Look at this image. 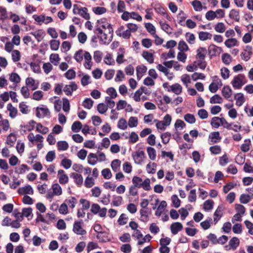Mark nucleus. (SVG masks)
I'll return each mask as SVG.
<instances>
[{"mask_svg":"<svg viewBox=\"0 0 253 253\" xmlns=\"http://www.w3.org/2000/svg\"><path fill=\"white\" fill-rule=\"evenodd\" d=\"M107 29L109 35H108L106 33L104 32L103 30L100 28H96L94 30V33L97 35L98 38L99 39V42L101 44H108L112 41L113 35V30L110 24H107Z\"/></svg>","mask_w":253,"mask_h":253,"instance_id":"1","label":"nucleus"},{"mask_svg":"<svg viewBox=\"0 0 253 253\" xmlns=\"http://www.w3.org/2000/svg\"><path fill=\"white\" fill-rule=\"evenodd\" d=\"M132 182L133 186L138 188H142L145 191H150L151 189L150 179L148 178L143 180L141 177L134 176L132 177Z\"/></svg>","mask_w":253,"mask_h":253,"instance_id":"2","label":"nucleus"},{"mask_svg":"<svg viewBox=\"0 0 253 253\" xmlns=\"http://www.w3.org/2000/svg\"><path fill=\"white\" fill-rule=\"evenodd\" d=\"M88 9L85 7H82L78 4H74L73 12L74 14H79L85 20L90 19V14L88 12Z\"/></svg>","mask_w":253,"mask_h":253,"instance_id":"3","label":"nucleus"},{"mask_svg":"<svg viewBox=\"0 0 253 253\" xmlns=\"http://www.w3.org/2000/svg\"><path fill=\"white\" fill-rule=\"evenodd\" d=\"M246 82L245 75L244 74H239L234 77L231 84L234 88L240 89Z\"/></svg>","mask_w":253,"mask_h":253,"instance_id":"4","label":"nucleus"},{"mask_svg":"<svg viewBox=\"0 0 253 253\" xmlns=\"http://www.w3.org/2000/svg\"><path fill=\"white\" fill-rule=\"evenodd\" d=\"M51 190L52 192L48 191L46 195L48 199H52L54 196H60L62 194L61 187L58 183H54L52 185Z\"/></svg>","mask_w":253,"mask_h":253,"instance_id":"5","label":"nucleus"},{"mask_svg":"<svg viewBox=\"0 0 253 253\" xmlns=\"http://www.w3.org/2000/svg\"><path fill=\"white\" fill-rule=\"evenodd\" d=\"M222 83L217 76L212 77V82L209 85V90L212 93H215L221 87Z\"/></svg>","mask_w":253,"mask_h":253,"instance_id":"6","label":"nucleus"},{"mask_svg":"<svg viewBox=\"0 0 253 253\" xmlns=\"http://www.w3.org/2000/svg\"><path fill=\"white\" fill-rule=\"evenodd\" d=\"M36 115L39 118L50 117V112L47 107L42 105L40 107H37L36 108Z\"/></svg>","mask_w":253,"mask_h":253,"instance_id":"7","label":"nucleus"},{"mask_svg":"<svg viewBox=\"0 0 253 253\" xmlns=\"http://www.w3.org/2000/svg\"><path fill=\"white\" fill-rule=\"evenodd\" d=\"M32 17L40 25H41L42 23L48 24L53 21V19L51 17L46 16L44 14H41L40 15L34 14L33 15Z\"/></svg>","mask_w":253,"mask_h":253,"instance_id":"8","label":"nucleus"},{"mask_svg":"<svg viewBox=\"0 0 253 253\" xmlns=\"http://www.w3.org/2000/svg\"><path fill=\"white\" fill-rule=\"evenodd\" d=\"M84 222L82 220L76 221L73 227V231L76 234L84 236L86 234V231L83 227Z\"/></svg>","mask_w":253,"mask_h":253,"instance_id":"9","label":"nucleus"},{"mask_svg":"<svg viewBox=\"0 0 253 253\" xmlns=\"http://www.w3.org/2000/svg\"><path fill=\"white\" fill-rule=\"evenodd\" d=\"M132 157L135 163L139 165L142 163L145 158L144 152L142 150H138L134 152L132 154Z\"/></svg>","mask_w":253,"mask_h":253,"instance_id":"10","label":"nucleus"},{"mask_svg":"<svg viewBox=\"0 0 253 253\" xmlns=\"http://www.w3.org/2000/svg\"><path fill=\"white\" fill-rule=\"evenodd\" d=\"M221 139L218 131L212 132L210 133L208 137V143L212 145L219 142Z\"/></svg>","mask_w":253,"mask_h":253,"instance_id":"11","label":"nucleus"},{"mask_svg":"<svg viewBox=\"0 0 253 253\" xmlns=\"http://www.w3.org/2000/svg\"><path fill=\"white\" fill-rule=\"evenodd\" d=\"M78 89V86L74 82H72L69 84H66L63 88V91L66 95L71 96L74 91Z\"/></svg>","mask_w":253,"mask_h":253,"instance_id":"12","label":"nucleus"},{"mask_svg":"<svg viewBox=\"0 0 253 253\" xmlns=\"http://www.w3.org/2000/svg\"><path fill=\"white\" fill-rule=\"evenodd\" d=\"M27 138L28 140L32 143V145H29L30 147H32L35 143V142H43V137L40 134H37L35 136L32 132L30 133L28 136Z\"/></svg>","mask_w":253,"mask_h":253,"instance_id":"13","label":"nucleus"},{"mask_svg":"<svg viewBox=\"0 0 253 253\" xmlns=\"http://www.w3.org/2000/svg\"><path fill=\"white\" fill-rule=\"evenodd\" d=\"M57 178L59 182L62 185L67 184L69 182V177L63 169H59L57 172Z\"/></svg>","mask_w":253,"mask_h":253,"instance_id":"14","label":"nucleus"},{"mask_svg":"<svg viewBox=\"0 0 253 253\" xmlns=\"http://www.w3.org/2000/svg\"><path fill=\"white\" fill-rule=\"evenodd\" d=\"M252 54V47L249 45H247L244 51L241 53V56L243 60L247 61L251 58Z\"/></svg>","mask_w":253,"mask_h":253,"instance_id":"15","label":"nucleus"},{"mask_svg":"<svg viewBox=\"0 0 253 253\" xmlns=\"http://www.w3.org/2000/svg\"><path fill=\"white\" fill-rule=\"evenodd\" d=\"M70 177L74 179V182L77 186L80 187L83 183V177L81 174L76 172H72Z\"/></svg>","mask_w":253,"mask_h":253,"instance_id":"16","label":"nucleus"},{"mask_svg":"<svg viewBox=\"0 0 253 253\" xmlns=\"http://www.w3.org/2000/svg\"><path fill=\"white\" fill-rule=\"evenodd\" d=\"M117 35L119 37H123L124 39H128L130 38L131 34L129 32V30H125V27L123 26L119 27L116 31Z\"/></svg>","mask_w":253,"mask_h":253,"instance_id":"17","label":"nucleus"},{"mask_svg":"<svg viewBox=\"0 0 253 253\" xmlns=\"http://www.w3.org/2000/svg\"><path fill=\"white\" fill-rule=\"evenodd\" d=\"M196 58L199 60L203 61L205 60L207 54V50L206 47H200L196 50Z\"/></svg>","mask_w":253,"mask_h":253,"instance_id":"18","label":"nucleus"},{"mask_svg":"<svg viewBox=\"0 0 253 253\" xmlns=\"http://www.w3.org/2000/svg\"><path fill=\"white\" fill-rule=\"evenodd\" d=\"M140 220L143 222H147L149 220V216L151 214L150 209H140Z\"/></svg>","mask_w":253,"mask_h":253,"instance_id":"19","label":"nucleus"},{"mask_svg":"<svg viewBox=\"0 0 253 253\" xmlns=\"http://www.w3.org/2000/svg\"><path fill=\"white\" fill-rule=\"evenodd\" d=\"M221 51V48L214 44H211L208 47V53L211 57L219 54Z\"/></svg>","mask_w":253,"mask_h":253,"instance_id":"20","label":"nucleus"},{"mask_svg":"<svg viewBox=\"0 0 253 253\" xmlns=\"http://www.w3.org/2000/svg\"><path fill=\"white\" fill-rule=\"evenodd\" d=\"M17 192L19 195H23L25 194H31L33 195L34 193V191L32 187L29 185H26L24 187L19 188Z\"/></svg>","mask_w":253,"mask_h":253,"instance_id":"21","label":"nucleus"},{"mask_svg":"<svg viewBox=\"0 0 253 253\" xmlns=\"http://www.w3.org/2000/svg\"><path fill=\"white\" fill-rule=\"evenodd\" d=\"M84 67L87 69H90L92 63L91 62V56L90 54L87 52L85 51L84 54Z\"/></svg>","mask_w":253,"mask_h":253,"instance_id":"22","label":"nucleus"},{"mask_svg":"<svg viewBox=\"0 0 253 253\" xmlns=\"http://www.w3.org/2000/svg\"><path fill=\"white\" fill-rule=\"evenodd\" d=\"M30 34L34 36L38 42L42 41L45 35V32L42 29H39L35 32H32Z\"/></svg>","mask_w":253,"mask_h":253,"instance_id":"23","label":"nucleus"},{"mask_svg":"<svg viewBox=\"0 0 253 253\" xmlns=\"http://www.w3.org/2000/svg\"><path fill=\"white\" fill-rule=\"evenodd\" d=\"M182 87L180 84L178 83L174 84L169 86V88H168L169 92L171 91L175 94L178 95L182 92Z\"/></svg>","mask_w":253,"mask_h":253,"instance_id":"24","label":"nucleus"},{"mask_svg":"<svg viewBox=\"0 0 253 253\" xmlns=\"http://www.w3.org/2000/svg\"><path fill=\"white\" fill-rule=\"evenodd\" d=\"M183 228L182 224L180 222H174L170 225V230L173 235L177 234Z\"/></svg>","mask_w":253,"mask_h":253,"instance_id":"25","label":"nucleus"},{"mask_svg":"<svg viewBox=\"0 0 253 253\" xmlns=\"http://www.w3.org/2000/svg\"><path fill=\"white\" fill-rule=\"evenodd\" d=\"M229 17L236 22H239L240 20L239 10L236 9H231L229 12Z\"/></svg>","mask_w":253,"mask_h":253,"instance_id":"26","label":"nucleus"},{"mask_svg":"<svg viewBox=\"0 0 253 253\" xmlns=\"http://www.w3.org/2000/svg\"><path fill=\"white\" fill-rule=\"evenodd\" d=\"M125 53V49L124 47H120L118 50L116 58V62L118 64H121L125 61V60L124 59Z\"/></svg>","mask_w":253,"mask_h":253,"instance_id":"27","label":"nucleus"},{"mask_svg":"<svg viewBox=\"0 0 253 253\" xmlns=\"http://www.w3.org/2000/svg\"><path fill=\"white\" fill-rule=\"evenodd\" d=\"M224 207L222 206H219L214 213V221L217 222L221 217L223 214Z\"/></svg>","mask_w":253,"mask_h":253,"instance_id":"28","label":"nucleus"},{"mask_svg":"<svg viewBox=\"0 0 253 253\" xmlns=\"http://www.w3.org/2000/svg\"><path fill=\"white\" fill-rule=\"evenodd\" d=\"M234 98L236 100V104L238 106H242L245 102L244 95L242 93H238L235 94Z\"/></svg>","mask_w":253,"mask_h":253,"instance_id":"29","label":"nucleus"},{"mask_svg":"<svg viewBox=\"0 0 253 253\" xmlns=\"http://www.w3.org/2000/svg\"><path fill=\"white\" fill-rule=\"evenodd\" d=\"M26 84L31 86L32 90H34L38 88L39 83H36L35 80L31 77L26 79Z\"/></svg>","mask_w":253,"mask_h":253,"instance_id":"30","label":"nucleus"},{"mask_svg":"<svg viewBox=\"0 0 253 253\" xmlns=\"http://www.w3.org/2000/svg\"><path fill=\"white\" fill-rule=\"evenodd\" d=\"M232 94V90L228 85L224 86L222 89V94L225 98H230Z\"/></svg>","mask_w":253,"mask_h":253,"instance_id":"31","label":"nucleus"},{"mask_svg":"<svg viewBox=\"0 0 253 253\" xmlns=\"http://www.w3.org/2000/svg\"><path fill=\"white\" fill-rule=\"evenodd\" d=\"M142 57L149 63L152 64L154 62V55L147 51H143L142 53Z\"/></svg>","mask_w":253,"mask_h":253,"instance_id":"32","label":"nucleus"},{"mask_svg":"<svg viewBox=\"0 0 253 253\" xmlns=\"http://www.w3.org/2000/svg\"><path fill=\"white\" fill-rule=\"evenodd\" d=\"M147 69V67L144 65H140L136 67V75L138 79H140L146 72Z\"/></svg>","mask_w":253,"mask_h":253,"instance_id":"33","label":"nucleus"},{"mask_svg":"<svg viewBox=\"0 0 253 253\" xmlns=\"http://www.w3.org/2000/svg\"><path fill=\"white\" fill-rule=\"evenodd\" d=\"M251 141L250 139H246L244 140V143L241 146V150L242 152L246 153L248 152L250 149Z\"/></svg>","mask_w":253,"mask_h":253,"instance_id":"34","label":"nucleus"},{"mask_svg":"<svg viewBox=\"0 0 253 253\" xmlns=\"http://www.w3.org/2000/svg\"><path fill=\"white\" fill-rule=\"evenodd\" d=\"M253 198V194L252 195L241 194L240 197V201L241 203L246 204L248 203Z\"/></svg>","mask_w":253,"mask_h":253,"instance_id":"35","label":"nucleus"},{"mask_svg":"<svg viewBox=\"0 0 253 253\" xmlns=\"http://www.w3.org/2000/svg\"><path fill=\"white\" fill-rule=\"evenodd\" d=\"M98 161V157L95 154L90 153L87 156V162L89 165H95Z\"/></svg>","mask_w":253,"mask_h":253,"instance_id":"36","label":"nucleus"},{"mask_svg":"<svg viewBox=\"0 0 253 253\" xmlns=\"http://www.w3.org/2000/svg\"><path fill=\"white\" fill-rule=\"evenodd\" d=\"M144 87L143 86H142L140 88H139L137 91H136L134 93L133 98L136 102L140 101V97L142 93L144 92Z\"/></svg>","mask_w":253,"mask_h":253,"instance_id":"37","label":"nucleus"},{"mask_svg":"<svg viewBox=\"0 0 253 253\" xmlns=\"http://www.w3.org/2000/svg\"><path fill=\"white\" fill-rule=\"evenodd\" d=\"M212 35L207 32L201 31L199 33V38L201 41H206L208 39H211Z\"/></svg>","mask_w":253,"mask_h":253,"instance_id":"38","label":"nucleus"},{"mask_svg":"<svg viewBox=\"0 0 253 253\" xmlns=\"http://www.w3.org/2000/svg\"><path fill=\"white\" fill-rule=\"evenodd\" d=\"M7 110L9 111V116L12 118H15L17 114V110L13 107L11 103H9L7 106Z\"/></svg>","mask_w":253,"mask_h":253,"instance_id":"39","label":"nucleus"},{"mask_svg":"<svg viewBox=\"0 0 253 253\" xmlns=\"http://www.w3.org/2000/svg\"><path fill=\"white\" fill-rule=\"evenodd\" d=\"M240 244L239 239L236 237H233L229 242V245L233 250H235Z\"/></svg>","mask_w":253,"mask_h":253,"instance_id":"40","label":"nucleus"},{"mask_svg":"<svg viewBox=\"0 0 253 253\" xmlns=\"http://www.w3.org/2000/svg\"><path fill=\"white\" fill-rule=\"evenodd\" d=\"M191 4L196 11H201L203 9V5L199 0H194L191 2Z\"/></svg>","mask_w":253,"mask_h":253,"instance_id":"41","label":"nucleus"},{"mask_svg":"<svg viewBox=\"0 0 253 253\" xmlns=\"http://www.w3.org/2000/svg\"><path fill=\"white\" fill-rule=\"evenodd\" d=\"M96 237L100 242H106L109 241L107 233L105 232L97 233Z\"/></svg>","mask_w":253,"mask_h":253,"instance_id":"42","label":"nucleus"},{"mask_svg":"<svg viewBox=\"0 0 253 253\" xmlns=\"http://www.w3.org/2000/svg\"><path fill=\"white\" fill-rule=\"evenodd\" d=\"M57 146L59 151H65L69 148V145L65 141H58L57 143Z\"/></svg>","mask_w":253,"mask_h":253,"instance_id":"43","label":"nucleus"},{"mask_svg":"<svg viewBox=\"0 0 253 253\" xmlns=\"http://www.w3.org/2000/svg\"><path fill=\"white\" fill-rule=\"evenodd\" d=\"M121 161L119 159L114 160L111 164V168L115 172H117L120 170V167L121 166Z\"/></svg>","mask_w":253,"mask_h":253,"instance_id":"44","label":"nucleus"},{"mask_svg":"<svg viewBox=\"0 0 253 253\" xmlns=\"http://www.w3.org/2000/svg\"><path fill=\"white\" fill-rule=\"evenodd\" d=\"M147 152L149 156V158L151 160H155L156 158V151L155 149L151 147H148L147 148Z\"/></svg>","mask_w":253,"mask_h":253,"instance_id":"45","label":"nucleus"},{"mask_svg":"<svg viewBox=\"0 0 253 253\" xmlns=\"http://www.w3.org/2000/svg\"><path fill=\"white\" fill-rule=\"evenodd\" d=\"M36 131L43 134H46L48 131V128L43 126L41 123L37 124Z\"/></svg>","mask_w":253,"mask_h":253,"instance_id":"46","label":"nucleus"},{"mask_svg":"<svg viewBox=\"0 0 253 253\" xmlns=\"http://www.w3.org/2000/svg\"><path fill=\"white\" fill-rule=\"evenodd\" d=\"M214 202L212 200H208L203 204V209L205 211H208L213 209Z\"/></svg>","mask_w":253,"mask_h":253,"instance_id":"47","label":"nucleus"},{"mask_svg":"<svg viewBox=\"0 0 253 253\" xmlns=\"http://www.w3.org/2000/svg\"><path fill=\"white\" fill-rule=\"evenodd\" d=\"M187 18V15L183 10H180L177 15V19L178 20V24L181 26L183 25V23Z\"/></svg>","mask_w":253,"mask_h":253,"instance_id":"48","label":"nucleus"},{"mask_svg":"<svg viewBox=\"0 0 253 253\" xmlns=\"http://www.w3.org/2000/svg\"><path fill=\"white\" fill-rule=\"evenodd\" d=\"M237 40L235 38L228 39L224 42L225 46L228 48L232 47L237 45Z\"/></svg>","mask_w":253,"mask_h":253,"instance_id":"49","label":"nucleus"},{"mask_svg":"<svg viewBox=\"0 0 253 253\" xmlns=\"http://www.w3.org/2000/svg\"><path fill=\"white\" fill-rule=\"evenodd\" d=\"M93 101L89 98H85L83 102L82 105L86 109H90L93 104Z\"/></svg>","mask_w":253,"mask_h":253,"instance_id":"50","label":"nucleus"},{"mask_svg":"<svg viewBox=\"0 0 253 253\" xmlns=\"http://www.w3.org/2000/svg\"><path fill=\"white\" fill-rule=\"evenodd\" d=\"M160 25L161 26V28L163 30H164L165 32H166L168 34H171V28L169 26V25L162 21H160L159 22Z\"/></svg>","mask_w":253,"mask_h":253,"instance_id":"51","label":"nucleus"},{"mask_svg":"<svg viewBox=\"0 0 253 253\" xmlns=\"http://www.w3.org/2000/svg\"><path fill=\"white\" fill-rule=\"evenodd\" d=\"M82 127V124L80 121H75L72 125V130L73 132H78Z\"/></svg>","mask_w":253,"mask_h":253,"instance_id":"52","label":"nucleus"},{"mask_svg":"<svg viewBox=\"0 0 253 253\" xmlns=\"http://www.w3.org/2000/svg\"><path fill=\"white\" fill-rule=\"evenodd\" d=\"M223 99L218 94H215L210 98V102L211 104L221 103Z\"/></svg>","mask_w":253,"mask_h":253,"instance_id":"53","label":"nucleus"},{"mask_svg":"<svg viewBox=\"0 0 253 253\" xmlns=\"http://www.w3.org/2000/svg\"><path fill=\"white\" fill-rule=\"evenodd\" d=\"M94 184V180L92 177L88 176L86 177L84 181V186L86 188H91Z\"/></svg>","mask_w":253,"mask_h":253,"instance_id":"54","label":"nucleus"},{"mask_svg":"<svg viewBox=\"0 0 253 253\" xmlns=\"http://www.w3.org/2000/svg\"><path fill=\"white\" fill-rule=\"evenodd\" d=\"M123 198L120 196H113L112 204L116 207L120 206L122 204Z\"/></svg>","mask_w":253,"mask_h":253,"instance_id":"55","label":"nucleus"},{"mask_svg":"<svg viewBox=\"0 0 253 253\" xmlns=\"http://www.w3.org/2000/svg\"><path fill=\"white\" fill-rule=\"evenodd\" d=\"M16 140V137L15 134L11 133L7 137L6 143L10 146H13Z\"/></svg>","mask_w":253,"mask_h":253,"instance_id":"56","label":"nucleus"},{"mask_svg":"<svg viewBox=\"0 0 253 253\" xmlns=\"http://www.w3.org/2000/svg\"><path fill=\"white\" fill-rule=\"evenodd\" d=\"M145 27L151 35L154 36L156 34V29L152 24L150 23H145Z\"/></svg>","mask_w":253,"mask_h":253,"instance_id":"57","label":"nucleus"},{"mask_svg":"<svg viewBox=\"0 0 253 253\" xmlns=\"http://www.w3.org/2000/svg\"><path fill=\"white\" fill-rule=\"evenodd\" d=\"M235 209L237 213L243 215L246 212V209L244 206L236 204L235 205Z\"/></svg>","mask_w":253,"mask_h":253,"instance_id":"58","label":"nucleus"},{"mask_svg":"<svg viewBox=\"0 0 253 253\" xmlns=\"http://www.w3.org/2000/svg\"><path fill=\"white\" fill-rule=\"evenodd\" d=\"M9 80L16 84L20 82L21 78L16 73H12L9 77Z\"/></svg>","mask_w":253,"mask_h":253,"instance_id":"59","label":"nucleus"},{"mask_svg":"<svg viewBox=\"0 0 253 253\" xmlns=\"http://www.w3.org/2000/svg\"><path fill=\"white\" fill-rule=\"evenodd\" d=\"M156 164L155 163H148L146 166V170L149 173H154L156 171Z\"/></svg>","mask_w":253,"mask_h":253,"instance_id":"60","label":"nucleus"},{"mask_svg":"<svg viewBox=\"0 0 253 253\" xmlns=\"http://www.w3.org/2000/svg\"><path fill=\"white\" fill-rule=\"evenodd\" d=\"M110 194H104L100 199L99 202L104 205H107L110 202Z\"/></svg>","mask_w":253,"mask_h":253,"instance_id":"61","label":"nucleus"},{"mask_svg":"<svg viewBox=\"0 0 253 253\" xmlns=\"http://www.w3.org/2000/svg\"><path fill=\"white\" fill-rule=\"evenodd\" d=\"M211 153L213 155H218L221 152V148L219 145H214L210 147Z\"/></svg>","mask_w":253,"mask_h":253,"instance_id":"62","label":"nucleus"},{"mask_svg":"<svg viewBox=\"0 0 253 253\" xmlns=\"http://www.w3.org/2000/svg\"><path fill=\"white\" fill-rule=\"evenodd\" d=\"M178 49L180 51H187L189 50V47L186 43L184 41H180L178 43Z\"/></svg>","mask_w":253,"mask_h":253,"instance_id":"63","label":"nucleus"},{"mask_svg":"<svg viewBox=\"0 0 253 253\" xmlns=\"http://www.w3.org/2000/svg\"><path fill=\"white\" fill-rule=\"evenodd\" d=\"M65 77L68 80H72L76 77V72L73 69L68 70L64 74Z\"/></svg>","mask_w":253,"mask_h":253,"instance_id":"64","label":"nucleus"}]
</instances>
